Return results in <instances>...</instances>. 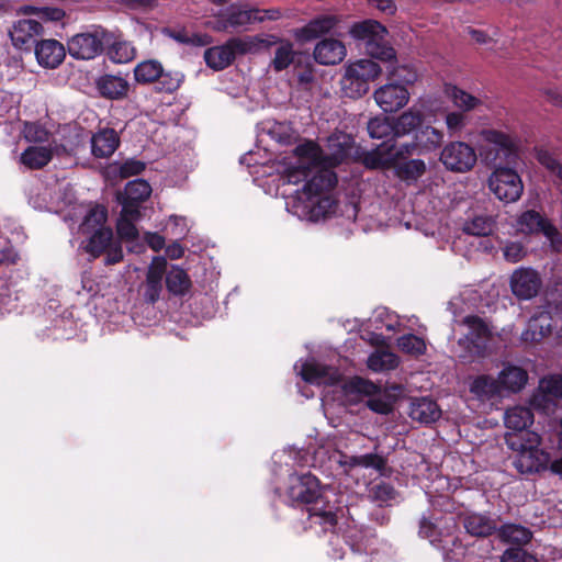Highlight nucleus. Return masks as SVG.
I'll list each match as a JSON object with an SVG mask.
<instances>
[{
  "label": "nucleus",
  "mask_w": 562,
  "mask_h": 562,
  "mask_svg": "<svg viewBox=\"0 0 562 562\" xmlns=\"http://www.w3.org/2000/svg\"><path fill=\"white\" fill-rule=\"evenodd\" d=\"M398 349L407 355L419 357L426 352L425 340L414 334H406L397 338Z\"/></svg>",
  "instance_id": "09e8293b"
},
{
  "label": "nucleus",
  "mask_w": 562,
  "mask_h": 562,
  "mask_svg": "<svg viewBox=\"0 0 562 562\" xmlns=\"http://www.w3.org/2000/svg\"><path fill=\"white\" fill-rule=\"evenodd\" d=\"M392 156L394 159V164L397 162V160L406 159L407 157L414 156V155H422L419 151V145L417 144V139H413L409 143L402 144L397 149H395V145L392 144Z\"/></svg>",
  "instance_id": "13d9d810"
},
{
  "label": "nucleus",
  "mask_w": 562,
  "mask_h": 562,
  "mask_svg": "<svg viewBox=\"0 0 562 562\" xmlns=\"http://www.w3.org/2000/svg\"><path fill=\"white\" fill-rule=\"evenodd\" d=\"M104 262L106 266L119 263L123 260V250L121 245L112 246V244L105 250Z\"/></svg>",
  "instance_id": "69168bd1"
},
{
  "label": "nucleus",
  "mask_w": 562,
  "mask_h": 562,
  "mask_svg": "<svg viewBox=\"0 0 562 562\" xmlns=\"http://www.w3.org/2000/svg\"><path fill=\"white\" fill-rule=\"evenodd\" d=\"M164 33L180 44H189V32L184 27L179 30L167 27Z\"/></svg>",
  "instance_id": "774afa93"
},
{
  "label": "nucleus",
  "mask_w": 562,
  "mask_h": 562,
  "mask_svg": "<svg viewBox=\"0 0 562 562\" xmlns=\"http://www.w3.org/2000/svg\"><path fill=\"white\" fill-rule=\"evenodd\" d=\"M376 385L362 378H355L346 385L347 393H356L360 395L371 396L376 393Z\"/></svg>",
  "instance_id": "6e6d98bb"
},
{
  "label": "nucleus",
  "mask_w": 562,
  "mask_h": 562,
  "mask_svg": "<svg viewBox=\"0 0 562 562\" xmlns=\"http://www.w3.org/2000/svg\"><path fill=\"white\" fill-rule=\"evenodd\" d=\"M381 74L382 68L373 58L350 63L340 80L341 91L350 99H359L369 91V83Z\"/></svg>",
  "instance_id": "39448f33"
},
{
  "label": "nucleus",
  "mask_w": 562,
  "mask_h": 562,
  "mask_svg": "<svg viewBox=\"0 0 562 562\" xmlns=\"http://www.w3.org/2000/svg\"><path fill=\"white\" fill-rule=\"evenodd\" d=\"M533 424V413L530 408L524 406H515L506 411L505 413V426L513 430L512 434H507V437H521L526 439V434H536L528 429Z\"/></svg>",
  "instance_id": "6ab92c4d"
},
{
  "label": "nucleus",
  "mask_w": 562,
  "mask_h": 562,
  "mask_svg": "<svg viewBox=\"0 0 562 562\" xmlns=\"http://www.w3.org/2000/svg\"><path fill=\"white\" fill-rule=\"evenodd\" d=\"M110 36L105 31L80 33L68 41V52L76 59H92L102 53Z\"/></svg>",
  "instance_id": "1a4fd4ad"
},
{
  "label": "nucleus",
  "mask_w": 562,
  "mask_h": 562,
  "mask_svg": "<svg viewBox=\"0 0 562 562\" xmlns=\"http://www.w3.org/2000/svg\"><path fill=\"white\" fill-rule=\"evenodd\" d=\"M161 74L162 65L156 59L143 60L134 68V78L139 85L154 83Z\"/></svg>",
  "instance_id": "a19ab883"
},
{
  "label": "nucleus",
  "mask_w": 562,
  "mask_h": 562,
  "mask_svg": "<svg viewBox=\"0 0 562 562\" xmlns=\"http://www.w3.org/2000/svg\"><path fill=\"white\" fill-rule=\"evenodd\" d=\"M465 531L476 538H486L497 531V524L490 516L480 513H469L462 516Z\"/></svg>",
  "instance_id": "393cba45"
},
{
  "label": "nucleus",
  "mask_w": 562,
  "mask_h": 562,
  "mask_svg": "<svg viewBox=\"0 0 562 562\" xmlns=\"http://www.w3.org/2000/svg\"><path fill=\"white\" fill-rule=\"evenodd\" d=\"M400 496L398 491L393 484L380 481L372 484L368 490V497L371 502L376 503L379 507L392 506Z\"/></svg>",
  "instance_id": "c9c22d12"
},
{
  "label": "nucleus",
  "mask_w": 562,
  "mask_h": 562,
  "mask_svg": "<svg viewBox=\"0 0 562 562\" xmlns=\"http://www.w3.org/2000/svg\"><path fill=\"white\" fill-rule=\"evenodd\" d=\"M167 260L166 258L158 256L154 257L147 273L145 281L144 299L147 303L155 304L162 291V278L166 273Z\"/></svg>",
  "instance_id": "f3484780"
},
{
  "label": "nucleus",
  "mask_w": 562,
  "mask_h": 562,
  "mask_svg": "<svg viewBox=\"0 0 562 562\" xmlns=\"http://www.w3.org/2000/svg\"><path fill=\"white\" fill-rule=\"evenodd\" d=\"M350 35L364 42V50L371 58L386 64V82L407 89L417 81L418 75L413 66L396 64V50L387 44V30L380 22L366 20L355 23L350 27Z\"/></svg>",
  "instance_id": "f257e3e1"
},
{
  "label": "nucleus",
  "mask_w": 562,
  "mask_h": 562,
  "mask_svg": "<svg viewBox=\"0 0 562 562\" xmlns=\"http://www.w3.org/2000/svg\"><path fill=\"white\" fill-rule=\"evenodd\" d=\"M303 57V54L293 50L292 43L282 42L276 49L271 66L276 71H282L292 64H301Z\"/></svg>",
  "instance_id": "58836bf2"
},
{
  "label": "nucleus",
  "mask_w": 562,
  "mask_h": 562,
  "mask_svg": "<svg viewBox=\"0 0 562 562\" xmlns=\"http://www.w3.org/2000/svg\"><path fill=\"white\" fill-rule=\"evenodd\" d=\"M525 254V248L520 243H509L504 248V257L509 262L519 261Z\"/></svg>",
  "instance_id": "e2e57ef3"
},
{
  "label": "nucleus",
  "mask_w": 562,
  "mask_h": 562,
  "mask_svg": "<svg viewBox=\"0 0 562 562\" xmlns=\"http://www.w3.org/2000/svg\"><path fill=\"white\" fill-rule=\"evenodd\" d=\"M347 50L342 42L336 38H324L314 48L313 56L321 65H337L346 57Z\"/></svg>",
  "instance_id": "4be33fe9"
},
{
  "label": "nucleus",
  "mask_w": 562,
  "mask_h": 562,
  "mask_svg": "<svg viewBox=\"0 0 562 562\" xmlns=\"http://www.w3.org/2000/svg\"><path fill=\"white\" fill-rule=\"evenodd\" d=\"M425 122L424 112L415 106L404 111L396 119H393L395 137H402L417 132Z\"/></svg>",
  "instance_id": "a878e982"
},
{
  "label": "nucleus",
  "mask_w": 562,
  "mask_h": 562,
  "mask_svg": "<svg viewBox=\"0 0 562 562\" xmlns=\"http://www.w3.org/2000/svg\"><path fill=\"white\" fill-rule=\"evenodd\" d=\"M396 176L404 181H415L426 172V164L422 159H409L403 162H395L393 167Z\"/></svg>",
  "instance_id": "37998d69"
},
{
  "label": "nucleus",
  "mask_w": 562,
  "mask_h": 562,
  "mask_svg": "<svg viewBox=\"0 0 562 562\" xmlns=\"http://www.w3.org/2000/svg\"><path fill=\"white\" fill-rule=\"evenodd\" d=\"M339 463L342 467H347L349 469L361 467L366 469H374L382 473L386 469L387 460L384 457L376 453H366L361 456L351 457L341 454Z\"/></svg>",
  "instance_id": "473e14b6"
},
{
  "label": "nucleus",
  "mask_w": 562,
  "mask_h": 562,
  "mask_svg": "<svg viewBox=\"0 0 562 562\" xmlns=\"http://www.w3.org/2000/svg\"><path fill=\"white\" fill-rule=\"evenodd\" d=\"M526 439L519 437H507L506 445L518 456L515 465L520 473H539L548 468L549 453L538 447L541 438L538 434H526Z\"/></svg>",
  "instance_id": "7ed1b4c3"
},
{
  "label": "nucleus",
  "mask_w": 562,
  "mask_h": 562,
  "mask_svg": "<svg viewBox=\"0 0 562 562\" xmlns=\"http://www.w3.org/2000/svg\"><path fill=\"white\" fill-rule=\"evenodd\" d=\"M543 390L546 393L562 398V376H551L542 381Z\"/></svg>",
  "instance_id": "0e129e2a"
},
{
  "label": "nucleus",
  "mask_w": 562,
  "mask_h": 562,
  "mask_svg": "<svg viewBox=\"0 0 562 562\" xmlns=\"http://www.w3.org/2000/svg\"><path fill=\"white\" fill-rule=\"evenodd\" d=\"M302 379L311 384H325L334 386L340 382L341 374L335 367L323 364L316 361H307L302 364Z\"/></svg>",
  "instance_id": "2eb2a0df"
},
{
  "label": "nucleus",
  "mask_w": 562,
  "mask_h": 562,
  "mask_svg": "<svg viewBox=\"0 0 562 562\" xmlns=\"http://www.w3.org/2000/svg\"><path fill=\"white\" fill-rule=\"evenodd\" d=\"M475 149L464 142H450L440 154V161L452 172H468L476 164Z\"/></svg>",
  "instance_id": "6e6552de"
},
{
  "label": "nucleus",
  "mask_w": 562,
  "mask_h": 562,
  "mask_svg": "<svg viewBox=\"0 0 562 562\" xmlns=\"http://www.w3.org/2000/svg\"><path fill=\"white\" fill-rule=\"evenodd\" d=\"M368 133L370 137L381 139L393 135L395 137V130L393 119L386 116H375L368 122Z\"/></svg>",
  "instance_id": "de8ad7c7"
},
{
  "label": "nucleus",
  "mask_w": 562,
  "mask_h": 562,
  "mask_svg": "<svg viewBox=\"0 0 562 562\" xmlns=\"http://www.w3.org/2000/svg\"><path fill=\"white\" fill-rule=\"evenodd\" d=\"M501 390H507L514 393L522 390L528 381V373L525 369L517 366H506L497 378Z\"/></svg>",
  "instance_id": "c756f323"
},
{
  "label": "nucleus",
  "mask_w": 562,
  "mask_h": 562,
  "mask_svg": "<svg viewBox=\"0 0 562 562\" xmlns=\"http://www.w3.org/2000/svg\"><path fill=\"white\" fill-rule=\"evenodd\" d=\"M286 495L293 504L311 505L307 509L311 524L318 525L324 532L335 531L341 508L328 499L317 476L311 472L290 475Z\"/></svg>",
  "instance_id": "f03ea898"
},
{
  "label": "nucleus",
  "mask_w": 562,
  "mask_h": 562,
  "mask_svg": "<svg viewBox=\"0 0 562 562\" xmlns=\"http://www.w3.org/2000/svg\"><path fill=\"white\" fill-rule=\"evenodd\" d=\"M108 45V56L115 64L127 63L135 56V48L128 42L114 41L112 43L110 42Z\"/></svg>",
  "instance_id": "49530a36"
},
{
  "label": "nucleus",
  "mask_w": 562,
  "mask_h": 562,
  "mask_svg": "<svg viewBox=\"0 0 562 562\" xmlns=\"http://www.w3.org/2000/svg\"><path fill=\"white\" fill-rule=\"evenodd\" d=\"M373 98L385 113H392L403 109L408 103L409 92L401 85L386 82L374 91Z\"/></svg>",
  "instance_id": "f8f14e48"
},
{
  "label": "nucleus",
  "mask_w": 562,
  "mask_h": 562,
  "mask_svg": "<svg viewBox=\"0 0 562 562\" xmlns=\"http://www.w3.org/2000/svg\"><path fill=\"white\" fill-rule=\"evenodd\" d=\"M89 236L83 249L93 258H99L105 252L113 240V232L111 227L99 228L97 232L87 234Z\"/></svg>",
  "instance_id": "f704fd0d"
},
{
  "label": "nucleus",
  "mask_w": 562,
  "mask_h": 562,
  "mask_svg": "<svg viewBox=\"0 0 562 562\" xmlns=\"http://www.w3.org/2000/svg\"><path fill=\"white\" fill-rule=\"evenodd\" d=\"M415 139L422 149L420 154H428L439 148L443 142V133L430 125H423L416 133Z\"/></svg>",
  "instance_id": "e433bc0d"
},
{
  "label": "nucleus",
  "mask_w": 562,
  "mask_h": 562,
  "mask_svg": "<svg viewBox=\"0 0 562 562\" xmlns=\"http://www.w3.org/2000/svg\"><path fill=\"white\" fill-rule=\"evenodd\" d=\"M470 392L479 400H491L501 393V386L497 379L482 374L472 381Z\"/></svg>",
  "instance_id": "ea45409f"
},
{
  "label": "nucleus",
  "mask_w": 562,
  "mask_h": 562,
  "mask_svg": "<svg viewBox=\"0 0 562 562\" xmlns=\"http://www.w3.org/2000/svg\"><path fill=\"white\" fill-rule=\"evenodd\" d=\"M35 56L40 65L56 68L63 63L66 50L56 40H42L35 46Z\"/></svg>",
  "instance_id": "5701e85b"
},
{
  "label": "nucleus",
  "mask_w": 562,
  "mask_h": 562,
  "mask_svg": "<svg viewBox=\"0 0 562 562\" xmlns=\"http://www.w3.org/2000/svg\"><path fill=\"white\" fill-rule=\"evenodd\" d=\"M166 288L171 295L184 296L192 288V281L184 269L172 265L166 269Z\"/></svg>",
  "instance_id": "cd10ccee"
},
{
  "label": "nucleus",
  "mask_w": 562,
  "mask_h": 562,
  "mask_svg": "<svg viewBox=\"0 0 562 562\" xmlns=\"http://www.w3.org/2000/svg\"><path fill=\"white\" fill-rule=\"evenodd\" d=\"M140 216H132L128 214H124V209H122L120 218L116 224V232L121 239L126 241H133L138 237V231L134 224V221H137Z\"/></svg>",
  "instance_id": "3c124183"
},
{
  "label": "nucleus",
  "mask_w": 562,
  "mask_h": 562,
  "mask_svg": "<svg viewBox=\"0 0 562 562\" xmlns=\"http://www.w3.org/2000/svg\"><path fill=\"white\" fill-rule=\"evenodd\" d=\"M419 536L429 539L431 542L437 540L440 532L437 525L430 519V517L423 516L419 520Z\"/></svg>",
  "instance_id": "680f3d73"
},
{
  "label": "nucleus",
  "mask_w": 562,
  "mask_h": 562,
  "mask_svg": "<svg viewBox=\"0 0 562 562\" xmlns=\"http://www.w3.org/2000/svg\"><path fill=\"white\" fill-rule=\"evenodd\" d=\"M462 323L469 328L465 335L467 349L477 357H484L492 333L486 322L477 315H468Z\"/></svg>",
  "instance_id": "9b49d317"
},
{
  "label": "nucleus",
  "mask_w": 562,
  "mask_h": 562,
  "mask_svg": "<svg viewBox=\"0 0 562 562\" xmlns=\"http://www.w3.org/2000/svg\"><path fill=\"white\" fill-rule=\"evenodd\" d=\"M542 281L539 273L530 268H521L514 271L510 277V289L519 300H530L535 297Z\"/></svg>",
  "instance_id": "4468645a"
},
{
  "label": "nucleus",
  "mask_w": 562,
  "mask_h": 562,
  "mask_svg": "<svg viewBox=\"0 0 562 562\" xmlns=\"http://www.w3.org/2000/svg\"><path fill=\"white\" fill-rule=\"evenodd\" d=\"M484 140L488 144V157L494 154L492 160L495 166L516 165L518 160V148L514 139L506 133L497 130H485L482 133Z\"/></svg>",
  "instance_id": "0eeeda50"
},
{
  "label": "nucleus",
  "mask_w": 562,
  "mask_h": 562,
  "mask_svg": "<svg viewBox=\"0 0 562 562\" xmlns=\"http://www.w3.org/2000/svg\"><path fill=\"white\" fill-rule=\"evenodd\" d=\"M150 194V184L144 179H135L126 183L124 191L116 192V201L124 209V214L140 216V205Z\"/></svg>",
  "instance_id": "9d476101"
},
{
  "label": "nucleus",
  "mask_w": 562,
  "mask_h": 562,
  "mask_svg": "<svg viewBox=\"0 0 562 562\" xmlns=\"http://www.w3.org/2000/svg\"><path fill=\"white\" fill-rule=\"evenodd\" d=\"M501 562H538V559L522 547H510L502 554Z\"/></svg>",
  "instance_id": "5fc2aeb1"
},
{
  "label": "nucleus",
  "mask_w": 562,
  "mask_h": 562,
  "mask_svg": "<svg viewBox=\"0 0 562 562\" xmlns=\"http://www.w3.org/2000/svg\"><path fill=\"white\" fill-rule=\"evenodd\" d=\"M50 135V132L38 122L24 123L23 136L29 143H46Z\"/></svg>",
  "instance_id": "603ef678"
},
{
  "label": "nucleus",
  "mask_w": 562,
  "mask_h": 562,
  "mask_svg": "<svg viewBox=\"0 0 562 562\" xmlns=\"http://www.w3.org/2000/svg\"><path fill=\"white\" fill-rule=\"evenodd\" d=\"M498 538L513 547H522L530 542L532 532L529 528L517 524H506L497 528Z\"/></svg>",
  "instance_id": "72a5a7b5"
},
{
  "label": "nucleus",
  "mask_w": 562,
  "mask_h": 562,
  "mask_svg": "<svg viewBox=\"0 0 562 562\" xmlns=\"http://www.w3.org/2000/svg\"><path fill=\"white\" fill-rule=\"evenodd\" d=\"M495 222L490 215H477L467 221L463 225V232L472 236H488L492 234Z\"/></svg>",
  "instance_id": "c03bdc74"
},
{
  "label": "nucleus",
  "mask_w": 562,
  "mask_h": 562,
  "mask_svg": "<svg viewBox=\"0 0 562 562\" xmlns=\"http://www.w3.org/2000/svg\"><path fill=\"white\" fill-rule=\"evenodd\" d=\"M367 407L372 412L381 415H387L393 412V404L384 396L370 397L367 403Z\"/></svg>",
  "instance_id": "052dcab7"
},
{
  "label": "nucleus",
  "mask_w": 562,
  "mask_h": 562,
  "mask_svg": "<svg viewBox=\"0 0 562 562\" xmlns=\"http://www.w3.org/2000/svg\"><path fill=\"white\" fill-rule=\"evenodd\" d=\"M184 80V75L179 71H165L156 80V91L164 93L176 92Z\"/></svg>",
  "instance_id": "8fccbe9b"
},
{
  "label": "nucleus",
  "mask_w": 562,
  "mask_h": 562,
  "mask_svg": "<svg viewBox=\"0 0 562 562\" xmlns=\"http://www.w3.org/2000/svg\"><path fill=\"white\" fill-rule=\"evenodd\" d=\"M259 10H247L238 4H231L224 12L226 15V25H231L233 30L244 29L257 21H262L259 16Z\"/></svg>",
  "instance_id": "7c9ffc66"
},
{
  "label": "nucleus",
  "mask_w": 562,
  "mask_h": 562,
  "mask_svg": "<svg viewBox=\"0 0 562 562\" xmlns=\"http://www.w3.org/2000/svg\"><path fill=\"white\" fill-rule=\"evenodd\" d=\"M517 224L524 234H543L548 238H553L558 234L555 226L535 210L522 212Z\"/></svg>",
  "instance_id": "aec40b11"
},
{
  "label": "nucleus",
  "mask_w": 562,
  "mask_h": 562,
  "mask_svg": "<svg viewBox=\"0 0 562 562\" xmlns=\"http://www.w3.org/2000/svg\"><path fill=\"white\" fill-rule=\"evenodd\" d=\"M43 32V25L33 19H21L9 30L12 44L20 49L29 50L38 43L37 37Z\"/></svg>",
  "instance_id": "ddd939ff"
},
{
  "label": "nucleus",
  "mask_w": 562,
  "mask_h": 562,
  "mask_svg": "<svg viewBox=\"0 0 562 562\" xmlns=\"http://www.w3.org/2000/svg\"><path fill=\"white\" fill-rule=\"evenodd\" d=\"M446 124L450 131H459L464 124V115L460 112H450L446 116Z\"/></svg>",
  "instance_id": "338daca9"
},
{
  "label": "nucleus",
  "mask_w": 562,
  "mask_h": 562,
  "mask_svg": "<svg viewBox=\"0 0 562 562\" xmlns=\"http://www.w3.org/2000/svg\"><path fill=\"white\" fill-rule=\"evenodd\" d=\"M367 364L374 372L391 371L398 367L400 358L392 351L376 350L369 356Z\"/></svg>",
  "instance_id": "79ce46f5"
},
{
  "label": "nucleus",
  "mask_w": 562,
  "mask_h": 562,
  "mask_svg": "<svg viewBox=\"0 0 562 562\" xmlns=\"http://www.w3.org/2000/svg\"><path fill=\"white\" fill-rule=\"evenodd\" d=\"M108 209L104 205H93L85 215L79 229L82 235L97 232L99 228H108Z\"/></svg>",
  "instance_id": "4c0bfd02"
},
{
  "label": "nucleus",
  "mask_w": 562,
  "mask_h": 562,
  "mask_svg": "<svg viewBox=\"0 0 562 562\" xmlns=\"http://www.w3.org/2000/svg\"><path fill=\"white\" fill-rule=\"evenodd\" d=\"M145 168H146V165L142 160L134 159V158L126 159L121 164V166L119 168V176L122 179H127L132 176H137V175L142 173L145 170Z\"/></svg>",
  "instance_id": "bf43d9fd"
},
{
  "label": "nucleus",
  "mask_w": 562,
  "mask_h": 562,
  "mask_svg": "<svg viewBox=\"0 0 562 562\" xmlns=\"http://www.w3.org/2000/svg\"><path fill=\"white\" fill-rule=\"evenodd\" d=\"M451 97L453 103L465 111L474 109L480 103L477 98L457 87L452 89Z\"/></svg>",
  "instance_id": "4d7b16f0"
},
{
  "label": "nucleus",
  "mask_w": 562,
  "mask_h": 562,
  "mask_svg": "<svg viewBox=\"0 0 562 562\" xmlns=\"http://www.w3.org/2000/svg\"><path fill=\"white\" fill-rule=\"evenodd\" d=\"M308 202L311 203V217L316 221L335 213L337 209V202L331 194L318 195Z\"/></svg>",
  "instance_id": "a18cd8bd"
},
{
  "label": "nucleus",
  "mask_w": 562,
  "mask_h": 562,
  "mask_svg": "<svg viewBox=\"0 0 562 562\" xmlns=\"http://www.w3.org/2000/svg\"><path fill=\"white\" fill-rule=\"evenodd\" d=\"M409 416L419 423L431 424L439 419L441 409L436 401L429 397H420L412 402Z\"/></svg>",
  "instance_id": "bb28decb"
},
{
  "label": "nucleus",
  "mask_w": 562,
  "mask_h": 562,
  "mask_svg": "<svg viewBox=\"0 0 562 562\" xmlns=\"http://www.w3.org/2000/svg\"><path fill=\"white\" fill-rule=\"evenodd\" d=\"M361 161L363 166L370 170L393 168L395 165L392 156V146L383 143L376 148L366 151Z\"/></svg>",
  "instance_id": "c85d7f7f"
},
{
  "label": "nucleus",
  "mask_w": 562,
  "mask_h": 562,
  "mask_svg": "<svg viewBox=\"0 0 562 562\" xmlns=\"http://www.w3.org/2000/svg\"><path fill=\"white\" fill-rule=\"evenodd\" d=\"M338 182L337 175L327 168H318L303 187V195L307 201L315 196L330 194Z\"/></svg>",
  "instance_id": "dca6fc26"
},
{
  "label": "nucleus",
  "mask_w": 562,
  "mask_h": 562,
  "mask_svg": "<svg viewBox=\"0 0 562 562\" xmlns=\"http://www.w3.org/2000/svg\"><path fill=\"white\" fill-rule=\"evenodd\" d=\"M339 20L335 15H318L312 19L304 26L294 30V38L300 43L314 41L322 35L331 32Z\"/></svg>",
  "instance_id": "a211bd4d"
},
{
  "label": "nucleus",
  "mask_w": 562,
  "mask_h": 562,
  "mask_svg": "<svg viewBox=\"0 0 562 562\" xmlns=\"http://www.w3.org/2000/svg\"><path fill=\"white\" fill-rule=\"evenodd\" d=\"M295 155L301 159L308 160L310 164L317 167L319 165V147L313 142H306L304 144H300L294 149Z\"/></svg>",
  "instance_id": "864d4df0"
},
{
  "label": "nucleus",
  "mask_w": 562,
  "mask_h": 562,
  "mask_svg": "<svg viewBox=\"0 0 562 562\" xmlns=\"http://www.w3.org/2000/svg\"><path fill=\"white\" fill-rule=\"evenodd\" d=\"M270 42L258 37H232L220 46L209 47L204 50V60L207 67L218 71L231 66L236 55L254 53L261 45L268 46Z\"/></svg>",
  "instance_id": "20e7f679"
},
{
  "label": "nucleus",
  "mask_w": 562,
  "mask_h": 562,
  "mask_svg": "<svg viewBox=\"0 0 562 562\" xmlns=\"http://www.w3.org/2000/svg\"><path fill=\"white\" fill-rule=\"evenodd\" d=\"M120 142L114 128H101L91 138V153L95 158H109L117 149Z\"/></svg>",
  "instance_id": "b1692460"
},
{
  "label": "nucleus",
  "mask_w": 562,
  "mask_h": 562,
  "mask_svg": "<svg viewBox=\"0 0 562 562\" xmlns=\"http://www.w3.org/2000/svg\"><path fill=\"white\" fill-rule=\"evenodd\" d=\"M53 159V150L46 146H30L20 156V162L30 170H40Z\"/></svg>",
  "instance_id": "2f4dec72"
},
{
  "label": "nucleus",
  "mask_w": 562,
  "mask_h": 562,
  "mask_svg": "<svg viewBox=\"0 0 562 562\" xmlns=\"http://www.w3.org/2000/svg\"><path fill=\"white\" fill-rule=\"evenodd\" d=\"M488 188L498 200L505 203L516 202L524 191L520 176L507 165L495 166L488 179Z\"/></svg>",
  "instance_id": "423d86ee"
},
{
  "label": "nucleus",
  "mask_w": 562,
  "mask_h": 562,
  "mask_svg": "<svg viewBox=\"0 0 562 562\" xmlns=\"http://www.w3.org/2000/svg\"><path fill=\"white\" fill-rule=\"evenodd\" d=\"M95 89L103 99L119 101L127 97L130 83L119 75L105 74L95 80Z\"/></svg>",
  "instance_id": "412c9836"
}]
</instances>
